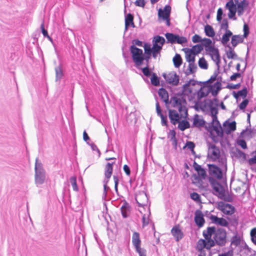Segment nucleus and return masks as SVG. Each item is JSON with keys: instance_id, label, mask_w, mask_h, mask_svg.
I'll return each mask as SVG.
<instances>
[{"instance_id": "obj_39", "label": "nucleus", "mask_w": 256, "mask_h": 256, "mask_svg": "<svg viewBox=\"0 0 256 256\" xmlns=\"http://www.w3.org/2000/svg\"><path fill=\"white\" fill-rule=\"evenodd\" d=\"M134 20L133 15L131 14H126L125 16V28L124 32L128 30V27L130 26V24Z\"/></svg>"}, {"instance_id": "obj_18", "label": "nucleus", "mask_w": 256, "mask_h": 256, "mask_svg": "<svg viewBox=\"0 0 256 256\" xmlns=\"http://www.w3.org/2000/svg\"><path fill=\"white\" fill-rule=\"evenodd\" d=\"M168 116L172 124L175 125L179 122L180 116L176 110H168Z\"/></svg>"}, {"instance_id": "obj_38", "label": "nucleus", "mask_w": 256, "mask_h": 256, "mask_svg": "<svg viewBox=\"0 0 256 256\" xmlns=\"http://www.w3.org/2000/svg\"><path fill=\"white\" fill-rule=\"evenodd\" d=\"M204 32L206 35L209 37H214L215 35V32L213 28L209 24H206L205 26Z\"/></svg>"}, {"instance_id": "obj_5", "label": "nucleus", "mask_w": 256, "mask_h": 256, "mask_svg": "<svg viewBox=\"0 0 256 256\" xmlns=\"http://www.w3.org/2000/svg\"><path fill=\"white\" fill-rule=\"evenodd\" d=\"M208 181L212 188L220 196H225V190L224 186L220 184L216 178L209 177Z\"/></svg>"}, {"instance_id": "obj_55", "label": "nucleus", "mask_w": 256, "mask_h": 256, "mask_svg": "<svg viewBox=\"0 0 256 256\" xmlns=\"http://www.w3.org/2000/svg\"><path fill=\"white\" fill-rule=\"evenodd\" d=\"M212 44V41L210 39L208 38H204L202 39V41L201 45H202V47L204 46H208Z\"/></svg>"}, {"instance_id": "obj_50", "label": "nucleus", "mask_w": 256, "mask_h": 256, "mask_svg": "<svg viewBox=\"0 0 256 256\" xmlns=\"http://www.w3.org/2000/svg\"><path fill=\"white\" fill-rule=\"evenodd\" d=\"M221 29L224 30L225 31L230 30H228V23L226 18H224L220 26Z\"/></svg>"}, {"instance_id": "obj_52", "label": "nucleus", "mask_w": 256, "mask_h": 256, "mask_svg": "<svg viewBox=\"0 0 256 256\" xmlns=\"http://www.w3.org/2000/svg\"><path fill=\"white\" fill-rule=\"evenodd\" d=\"M182 104L180 106L178 107V111L180 113L184 112L186 116L188 115V110L186 107V104Z\"/></svg>"}, {"instance_id": "obj_3", "label": "nucleus", "mask_w": 256, "mask_h": 256, "mask_svg": "<svg viewBox=\"0 0 256 256\" xmlns=\"http://www.w3.org/2000/svg\"><path fill=\"white\" fill-rule=\"evenodd\" d=\"M35 183L37 186L43 184L46 180V172L43 168L42 164L38 162V158L36 160L35 163Z\"/></svg>"}, {"instance_id": "obj_37", "label": "nucleus", "mask_w": 256, "mask_h": 256, "mask_svg": "<svg viewBox=\"0 0 256 256\" xmlns=\"http://www.w3.org/2000/svg\"><path fill=\"white\" fill-rule=\"evenodd\" d=\"M197 68L196 65L194 62H190L188 64V68L184 72L186 76H188L196 72Z\"/></svg>"}, {"instance_id": "obj_56", "label": "nucleus", "mask_w": 256, "mask_h": 256, "mask_svg": "<svg viewBox=\"0 0 256 256\" xmlns=\"http://www.w3.org/2000/svg\"><path fill=\"white\" fill-rule=\"evenodd\" d=\"M243 30H244V34L242 35V36L244 38H246L250 33L249 27L247 24H244V26Z\"/></svg>"}, {"instance_id": "obj_6", "label": "nucleus", "mask_w": 256, "mask_h": 256, "mask_svg": "<svg viewBox=\"0 0 256 256\" xmlns=\"http://www.w3.org/2000/svg\"><path fill=\"white\" fill-rule=\"evenodd\" d=\"M170 104H172V106L174 108H178L183 104H186V101L184 96L182 94H176L170 98Z\"/></svg>"}, {"instance_id": "obj_35", "label": "nucleus", "mask_w": 256, "mask_h": 256, "mask_svg": "<svg viewBox=\"0 0 256 256\" xmlns=\"http://www.w3.org/2000/svg\"><path fill=\"white\" fill-rule=\"evenodd\" d=\"M248 94L247 88L244 87L242 90H238L237 92H233L234 96L238 99V97L241 96L244 98H246Z\"/></svg>"}, {"instance_id": "obj_57", "label": "nucleus", "mask_w": 256, "mask_h": 256, "mask_svg": "<svg viewBox=\"0 0 256 256\" xmlns=\"http://www.w3.org/2000/svg\"><path fill=\"white\" fill-rule=\"evenodd\" d=\"M200 176L204 179L206 176V172L203 168H201L198 170L196 171Z\"/></svg>"}, {"instance_id": "obj_28", "label": "nucleus", "mask_w": 256, "mask_h": 256, "mask_svg": "<svg viewBox=\"0 0 256 256\" xmlns=\"http://www.w3.org/2000/svg\"><path fill=\"white\" fill-rule=\"evenodd\" d=\"M158 94L166 104H170L168 92L164 88H160L158 92Z\"/></svg>"}, {"instance_id": "obj_33", "label": "nucleus", "mask_w": 256, "mask_h": 256, "mask_svg": "<svg viewBox=\"0 0 256 256\" xmlns=\"http://www.w3.org/2000/svg\"><path fill=\"white\" fill-rule=\"evenodd\" d=\"M232 36V32L230 30L225 31V33L223 34L221 40L222 44L225 46L230 40V38Z\"/></svg>"}, {"instance_id": "obj_51", "label": "nucleus", "mask_w": 256, "mask_h": 256, "mask_svg": "<svg viewBox=\"0 0 256 256\" xmlns=\"http://www.w3.org/2000/svg\"><path fill=\"white\" fill-rule=\"evenodd\" d=\"M251 155L252 158H250L248 160V162L250 165H252L256 164V150L252 152Z\"/></svg>"}, {"instance_id": "obj_54", "label": "nucleus", "mask_w": 256, "mask_h": 256, "mask_svg": "<svg viewBox=\"0 0 256 256\" xmlns=\"http://www.w3.org/2000/svg\"><path fill=\"white\" fill-rule=\"evenodd\" d=\"M186 42L187 40L186 38L184 36H180L178 35L177 34L176 43L182 44Z\"/></svg>"}, {"instance_id": "obj_19", "label": "nucleus", "mask_w": 256, "mask_h": 256, "mask_svg": "<svg viewBox=\"0 0 256 256\" xmlns=\"http://www.w3.org/2000/svg\"><path fill=\"white\" fill-rule=\"evenodd\" d=\"M211 128L212 130L216 132L218 136H223V130L218 120H215L214 122H212Z\"/></svg>"}, {"instance_id": "obj_60", "label": "nucleus", "mask_w": 256, "mask_h": 256, "mask_svg": "<svg viewBox=\"0 0 256 256\" xmlns=\"http://www.w3.org/2000/svg\"><path fill=\"white\" fill-rule=\"evenodd\" d=\"M142 72L144 76L149 77L151 76L152 72L148 66H146L142 69Z\"/></svg>"}, {"instance_id": "obj_40", "label": "nucleus", "mask_w": 256, "mask_h": 256, "mask_svg": "<svg viewBox=\"0 0 256 256\" xmlns=\"http://www.w3.org/2000/svg\"><path fill=\"white\" fill-rule=\"evenodd\" d=\"M220 63H218V64H216L217 67L216 69L214 70V74L211 76L210 78L206 82L212 83L216 80L217 76L220 73Z\"/></svg>"}, {"instance_id": "obj_46", "label": "nucleus", "mask_w": 256, "mask_h": 256, "mask_svg": "<svg viewBox=\"0 0 256 256\" xmlns=\"http://www.w3.org/2000/svg\"><path fill=\"white\" fill-rule=\"evenodd\" d=\"M152 84L154 86H158L160 84V80L156 74L153 73L150 78Z\"/></svg>"}, {"instance_id": "obj_32", "label": "nucleus", "mask_w": 256, "mask_h": 256, "mask_svg": "<svg viewBox=\"0 0 256 256\" xmlns=\"http://www.w3.org/2000/svg\"><path fill=\"white\" fill-rule=\"evenodd\" d=\"M56 72V81L58 82L64 76V72L62 70V66L60 64L58 66L55 68Z\"/></svg>"}, {"instance_id": "obj_8", "label": "nucleus", "mask_w": 256, "mask_h": 256, "mask_svg": "<svg viewBox=\"0 0 256 256\" xmlns=\"http://www.w3.org/2000/svg\"><path fill=\"white\" fill-rule=\"evenodd\" d=\"M205 50L210 52V55L212 60L215 62L216 64L220 62V58L219 50L217 48H215L214 46L210 45L205 47Z\"/></svg>"}, {"instance_id": "obj_44", "label": "nucleus", "mask_w": 256, "mask_h": 256, "mask_svg": "<svg viewBox=\"0 0 256 256\" xmlns=\"http://www.w3.org/2000/svg\"><path fill=\"white\" fill-rule=\"evenodd\" d=\"M144 52L146 54V56H144V60L148 61V59L150 58L151 56L152 53V49L150 45H147L146 44H144Z\"/></svg>"}, {"instance_id": "obj_15", "label": "nucleus", "mask_w": 256, "mask_h": 256, "mask_svg": "<svg viewBox=\"0 0 256 256\" xmlns=\"http://www.w3.org/2000/svg\"><path fill=\"white\" fill-rule=\"evenodd\" d=\"M171 233L176 242L180 241L184 236L183 232L179 228V226L173 227L171 230Z\"/></svg>"}, {"instance_id": "obj_58", "label": "nucleus", "mask_w": 256, "mask_h": 256, "mask_svg": "<svg viewBox=\"0 0 256 256\" xmlns=\"http://www.w3.org/2000/svg\"><path fill=\"white\" fill-rule=\"evenodd\" d=\"M192 41L194 43H198L202 42V38L200 36L196 34L192 36Z\"/></svg>"}, {"instance_id": "obj_7", "label": "nucleus", "mask_w": 256, "mask_h": 256, "mask_svg": "<svg viewBox=\"0 0 256 256\" xmlns=\"http://www.w3.org/2000/svg\"><path fill=\"white\" fill-rule=\"evenodd\" d=\"M208 171L210 177L221 180L222 178V170L218 166L214 164H208Z\"/></svg>"}, {"instance_id": "obj_12", "label": "nucleus", "mask_w": 256, "mask_h": 256, "mask_svg": "<svg viewBox=\"0 0 256 256\" xmlns=\"http://www.w3.org/2000/svg\"><path fill=\"white\" fill-rule=\"evenodd\" d=\"M226 8L229 10L228 16L230 18L236 20V14L237 12L236 5L234 4V1H228L226 4Z\"/></svg>"}, {"instance_id": "obj_47", "label": "nucleus", "mask_w": 256, "mask_h": 256, "mask_svg": "<svg viewBox=\"0 0 256 256\" xmlns=\"http://www.w3.org/2000/svg\"><path fill=\"white\" fill-rule=\"evenodd\" d=\"M70 182L72 189L74 191L78 192V188L76 183V176H72L70 178Z\"/></svg>"}, {"instance_id": "obj_9", "label": "nucleus", "mask_w": 256, "mask_h": 256, "mask_svg": "<svg viewBox=\"0 0 256 256\" xmlns=\"http://www.w3.org/2000/svg\"><path fill=\"white\" fill-rule=\"evenodd\" d=\"M163 77L170 84L174 86H177L179 83V76L174 72H170L168 74H164Z\"/></svg>"}, {"instance_id": "obj_41", "label": "nucleus", "mask_w": 256, "mask_h": 256, "mask_svg": "<svg viewBox=\"0 0 256 256\" xmlns=\"http://www.w3.org/2000/svg\"><path fill=\"white\" fill-rule=\"evenodd\" d=\"M177 34L167 32L165 34V36L168 40V42L175 44Z\"/></svg>"}, {"instance_id": "obj_26", "label": "nucleus", "mask_w": 256, "mask_h": 256, "mask_svg": "<svg viewBox=\"0 0 256 256\" xmlns=\"http://www.w3.org/2000/svg\"><path fill=\"white\" fill-rule=\"evenodd\" d=\"M244 38L242 35H233L232 37L231 43L232 47L234 48L239 44L243 42L244 40Z\"/></svg>"}, {"instance_id": "obj_43", "label": "nucleus", "mask_w": 256, "mask_h": 256, "mask_svg": "<svg viewBox=\"0 0 256 256\" xmlns=\"http://www.w3.org/2000/svg\"><path fill=\"white\" fill-rule=\"evenodd\" d=\"M233 154L234 156L237 158H242L244 160L246 158V154L238 148H236Z\"/></svg>"}, {"instance_id": "obj_36", "label": "nucleus", "mask_w": 256, "mask_h": 256, "mask_svg": "<svg viewBox=\"0 0 256 256\" xmlns=\"http://www.w3.org/2000/svg\"><path fill=\"white\" fill-rule=\"evenodd\" d=\"M172 61L174 66L178 68L182 62V60L180 54H176L175 56L173 58Z\"/></svg>"}, {"instance_id": "obj_17", "label": "nucleus", "mask_w": 256, "mask_h": 256, "mask_svg": "<svg viewBox=\"0 0 256 256\" xmlns=\"http://www.w3.org/2000/svg\"><path fill=\"white\" fill-rule=\"evenodd\" d=\"M171 11V7L169 5L164 6V10L160 9L158 12V16L160 18H162L163 20L168 18L170 17Z\"/></svg>"}, {"instance_id": "obj_4", "label": "nucleus", "mask_w": 256, "mask_h": 256, "mask_svg": "<svg viewBox=\"0 0 256 256\" xmlns=\"http://www.w3.org/2000/svg\"><path fill=\"white\" fill-rule=\"evenodd\" d=\"M130 51L136 66H138L142 65L144 60L142 50L138 48L135 46L132 45L130 47Z\"/></svg>"}, {"instance_id": "obj_24", "label": "nucleus", "mask_w": 256, "mask_h": 256, "mask_svg": "<svg viewBox=\"0 0 256 256\" xmlns=\"http://www.w3.org/2000/svg\"><path fill=\"white\" fill-rule=\"evenodd\" d=\"M248 4V2L246 0H242L238 4L236 10L238 16H240L243 14L244 8L247 7Z\"/></svg>"}, {"instance_id": "obj_63", "label": "nucleus", "mask_w": 256, "mask_h": 256, "mask_svg": "<svg viewBox=\"0 0 256 256\" xmlns=\"http://www.w3.org/2000/svg\"><path fill=\"white\" fill-rule=\"evenodd\" d=\"M248 103V100L247 99L244 100L239 105V108L240 110H244L247 106Z\"/></svg>"}, {"instance_id": "obj_16", "label": "nucleus", "mask_w": 256, "mask_h": 256, "mask_svg": "<svg viewBox=\"0 0 256 256\" xmlns=\"http://www.w3.org/2000/svg\"><path fill=\"white\" fill-rule=\"evenodd\" d=\"M224 130L227 134H230L231 132L234 131L236 130V122L233 121L231 122L228 120H226L223 124Z\"/></svg>"}, {"instance_id": "obj_27", "label": "nucleus", "mask_w": 256, "mask_h": 256, "mask_svg": "<svg viewBox=\"0 0 256 256\" xmlns=\"http://www.w3.org/2000/svg\"><path fill=\"white\" fill-rule=\"evenodd\" d=\"M205 124V121L203 118H200L199 115L196 114L194 115L193 120L194 126L196 128L203 127Z\"/></svg>"}, {"instance_id": "obj_21", "label": "nucleus", "mask_w": 256, "mask_h": 256, "mask_svg": "<svg viewBox=\"0 0 256 256\" xmlns=\"http://www.w3.org/2000/svg\"><path fill=\"white\" fill-rule=\"evenodd\" d=\"M221 89L222 84L220 82H216L214 85L210 86L208 88V92H210L213 96H216Z\"/></svg>"}, {"instance_id": "obj_48", "label": "nucleus", "mask_w": 256, "mask_h": 256, "mask_svg": "<svg viewBox=\"0 0 256 256\" xmlns=\"http://www.w3.org/2000/svg\"><path fill=\"white\" fill-rule=\"evenodd\" d=\"M198 66L204 70H206L208 68V63L204 58H200L198 60Z\"/></svg>"}, {"instance_id": "obj_64", "label": "nucleus", "mask_w": 256, "mask_h": 256, "mask_svg": "<svg viewBox=\"0 0 256 256\" xmlns=\"http://www.w3.org/2000/svg\"><path fill=\"white\" fill-rule=\"evenodd\" d=\"M238 144L244 149H246L247 148L246 143V141L244 140H238Z\"/></svg>"}, {"instance_id": "obj_61", "label": "nucleus", "mask_w": 256, "mask_h": 256, "mask_svg": "<svg viewBox=\"0 0 256 256\" xmlns=\"http://www.w3.org/2000/svg\"><path fill=\"white\" fill-rule=\"evenodd\" d=\"M240 238L236 235L232 236L231 244L237 246L240 244Z\"/></svg>"}, {"instance_id": "obj_49", "label": "nucleus", "mask_w": 256, "mask_h": 256, "mask_svg": "<svg viewBox=\"0 0 256 256\" xmlns=\"http://www.w3.org/2000/svg\"><path fill=\"white\" fill-rule=\"evenodd\" d=\"M153 41L154 42V44H158V43H159L160 44V46H162V45L165 42V39L162 36H156L154 37Z\"/></svg>"}, {"instance_id": "obj_10", "label": "nucleus", "mask_w": 256, "mask_h": 256, "mask_svg": "<svg viewBox=\"0 0 256 256\" xmlns=\"http://www.w3.org/2000/svg\"><path fill=\"white\" fill-rule=\"evenodd\" d=\"M218 207L224 214L231 215L234 212V208L230 204L220 202L218 203Z\"/></svg>"}, {"instance_id": "obj_45", "label": "nucleus", "mask_w": 256, "mask_h": 256, "mask_svg": "<svg viewBox=\"0 0 256 256\" xmlns=\"http://www.w3.org/2000/svg\"><path fill=\"white\" fill-rule=\"evenodd\" d=\"M184 50L185 53H186V60L190 62H194L195 61V56H194L190 52H188L186 48L183 49Z\"/></svg>"}, {"instance_id": "obj_23", "label": "nucleus", "mask_w": 256, "mask_h": 256, "mask_svg": "<svg viewBox=\"0 0 256 256\" xmlns=\"http://www.w3.org/2000/svg\"><path fill=\"white\" fill-rule=\"evenodd\" d=\"M208 106L212 118V122H214L215 120H218L216 116L218 113V106H214V102L211 100H209Z\"/></svg>"}, {"instance_id": "obj_2", "label": "nucleus", "mask_w": 256, "mask_h": 256, "mask_svg": "<svg viewBox=\"0 0 256 256\" xmlns=\"http://www.w3.org/2000/svg\"><path fill=\"white\" fill-rule=\"evenodd\" d=\"M208 228H214V232L212 233L214 246L216 244L220 246H224L226 243V230L223 228L216 229L214 226H209Z\"/></svg>"}, {"instance_id": "obj_53", "label": "nucleus", "mask_w": 256, "mask_h": 256, "mask_svg": "<svg viewBox=\"0 0 256 256\" xmlns=\"http://www.w3.org/2000/svg\"><path fill=\"white\" fill-rule=\"evenodd\" d=\"M190 198L196 202H200V196L198 193L194 192L190 194Z\"/></svg>"}, {"instance_id": "obj_34", "label": "nucleus", "mask_w": 256, "mask_h": 256, "mask_svg": "<svg viewBox=\"0 0 256 256\" xmlns=\"http://www.w3.org/2000/svg\"><path fill=\"white\" fill-rule=\"evenodd\" d=\"M152 49V53L154 58H156L158 54H160V50L162 49V46H159L158 44H154L153 46Z\"/></svg>"}, {"instance_id": "obj_25", "label": "nucleus", "mask_w": 256, "mask_h": 256, "mask_svg": "<svg viewBox=\"0 0 256 256\" xmlns=\"http://www.w3.org/2000/svg\"><path fill=\"white\" fill-rule=\"evenodd\" d=\"M114 164V162L112 163L108 162L104 168L105 179L109 180L110 178L113 171V164Z\"/></svg>"}, {"instance_id": "obj_11", "label": "nucleus", "mask_w": 256, "mask_h": 256, "mask_svg": "<svg viewBox=\"0 0 256 256\" xmlns=\"http://www.w3.org/2000/svg\"><path fill=\"white\" fill-rule=\"evenodd\" d=\"M208 156L214 160H218L220 157V150L214 144H210Z\"/></svg>"}, {"instance_id": "obj_29", "label": "nucleus", "mask_w": 256, "mask_h": 256, "mask_svg": "<svg viewBox=\"0 0 256 256\" xmlns=\"http://www.w3.org/2000/svg\"><path fill=\"white\" fill-rule=\"evenodd\" d=\"M203 49L204 48L202 47V45L200 44H196L193 46L192 48L190 49L186 48L188 52H190L194 56L200 53L203 50Z\"/></svg>"}, {"instance_id": "obj_13", "label": "nucleus", "mask_w": 256, "mask_h": 256, "mask_svg": "<svg viewBox=\"0 0 256 256\" xmlns=\"http://www.w3.org/2000/svg\"><path fill=\"white\" fill-rule=\"evenodd\" d=\"M194 222L199 228L202 227L205 222L204 214L199 210H196L194 212Z\"/></svg>"}, {"instance_id": "obj_20", "label": "nucleus", "mask_w": 256, "mask_h": 256, "mask_svg": "<svg viewBox=\"0 0 256 256\" xmlns=\"http://www.w3.org/2000/svg\"><path fill=\"white\" fill-rule=\"evenodd\" d=\"M132 243L134 246L136 250L141 248V240H140V234L138 232H134L132 236Z\"/></svg>"}, {"instance_id": "obj_42", "label": "nucleus", "mask_w": 256, "mask_h": 256, "mask_svg": "<svg viewBox=\"0 0 256 256\" xmlns=\"http://www.w3.org/2000/svg\"><path fill=\"white\" fill-rule=\"evenodd\" d=\"M190 124L187 120H182L180 122L178 125V128L182 131H184L185 130L190 128Z\"/></svg>"}, {"instance_id": "obj_22", "label": "nucleus", "mask_w": 256, "mask_h": 256, "mask_svg": "<svg viewBox=\"0 0 256 256\" xmlns=\"http://www.w3.org/2000/svg\"><path fill=\"white\" fill-rule=\"evenodd\" d=\"M156 111L157 114L160 116L162 120V126H167V116H164L162 112V110L160 108L159 103L158 102H156Z\"/></svg>"}, {"instance_id": "obj_31", "label": "nucleus", "mask_w": 256, "mask_h": 256, "mask_svg": "<svg viewBox=\"0 0 256 256\" xmlns=\"http://www.w3.org/2000/svg\"><path fill=\"white\" fill-rule=\"evenodd\" d=\"M227 47L228 48V50L226 52V54L227 58L229 59H240V58H238V55L236 54V53L234 51V47H232L230 46V45H228Z\"/></svg>"}, {"instance_id": "obj_1", "label": "nucleus", "mask_w": 256, "mask_h": 256, "mask_svg": "<svg viewBox=\"0 0 256 256\" xmlns=\"http://www.w3.org/2000/svg\"><path fill=\"white\" fill-rule=\"evenodd\" d=\"M214 232V228H208L206 230L203 231L202 235L205 240L200 239L198 240L196 249L198 252H202L204 248L210 250L211 248L214 246V242L212 238Z\"/></svg>"}, {"instance_id": "obj_62", "label": "nucleus", "mask_w": 256, "mask_h": 256, "mask_svg": "<svg viewBox=\"0 0 256 256\" xmlns=\"http://www.w3.org/2000/svg\"><path fill=\"white\" fill-rule=\"evenodd\" d=\"M220 198L228 202H232V198L230 194H225L224 196H220Z\"/></svg>"}, {"instance_id": "obj_59", "label": "nucleus", "mask_w": 256, "mask_h": 256, "mask_svg": "<svg viewBox=\"0 0 256 256\" xmlns=\"http://www.w3.org/2000/svg\"><path fill=\"white\" fill-rule=\"evenodd\" d=\"M88 144L90 146V148L93 151H96V152L98 153V156H100V152L99 149L98 148L97 146L93 142L90 144L89 143Z\"/></svg>"}, {"instance_id": "obj_14", "label": "nucleus", "mask_w": 256, "mask_h": 256, "mask_svg": "<svg viewBox=\"0 0 256 256\" xmlns=\"http://www.w3.org/2000/svg\"><path fill=\"white\" fill-rule=\"evenodd\" d=\"M212 222L218 225H220L222 226H228L229 223L224 218H218L217 216L214 215H211L210 217Z\"/></svg>"}, {"instance_id": "obj_30", "label": "nucleus", "mask_w": 256, "mask_h": 256, "mask_svg": "<svg viewBox=\"0 0 256 256\" xmlns=\"http://www.w3.org/2000/svg\"><path fill=\"white\" fill-rule=\"evenodd\" d=\"M130 206L129 204L124 202L120 208L121 213L124 218H126L128 216Z\"/></svg>"}]
</instances>
